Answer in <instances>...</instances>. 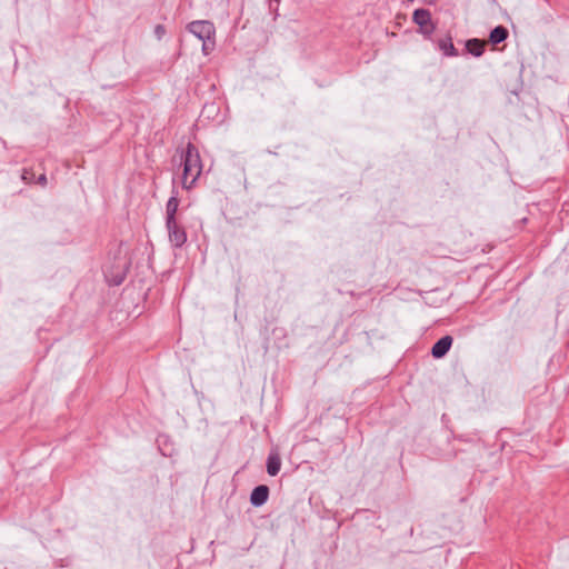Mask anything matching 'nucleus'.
Here are the masks:
<instances>
[{"instance_id": "nucleus-1", "label": "nucleus", "mask_w": 569, "mask_h": 569, "mask_svg": "<svg viewBox=\"0 0 569 569\" xmlns=\"http://www.w3.org/2000/svg\"><path fill=\"white\" fill-rule=\"evenodd\" d=\"M180 161L183 166L182 187L191 189L202 172V162L197 147L188 143L186 150L181 153Z\"/></svg>"}, {"instance_id": "nucleus-2", "label": "nucleus", "mask_w": 569, "mask_h": 569, "mask_svg": "<svg viewBox=\"0 0 569 569\" xmlns=\"http://www.w3.org/2000/svg\"><path fill=\"white\" fill-rule=\"evenodd\" d=\"M189 31L202 41V51L209 54L214 48L216 29L213 23L207 20L193 21L188 26Z\"/></svg>"}, {"instance_id": "nucleus-3", "label": "nucleus", "mask_w": 569, "mask_h": 569, "mask_svg": "<svg viewBox=\"0 0 569 569\" xmlns=\"http://www.w3.org/2000/svg\"><path fill=\"white\" fill-rule=\"evenodd\" d=\"M412 20L419 26L420 32L426 37H430L436 30V26L431 21V13L427 9H416L412 14Z\"/></svg>"}, {"instance_id": "nucleus-4", "label": "nucleus", "mask_w": 569, "mask_h": 569, "mask_svg": "<svg viewBox=\"0 0 569 569\" xmlns=\"http://www.w3.org/2000/svg\"><path fill=\"white\" fill-rule=\"evenodd\" d=\"M170 242L179 248L187 241V233L184 229L179 226L177 220L166 221Z\"/></svg>"}, {"instance_id": "nucleus-5", "label": "nucleus", "mask_w": 569, "mask_h": 569, "mask_svg": "<svg viewBox=\"0 0 569 569\" xmlns=\"http://www.w3.org/2000/svg\"><path fill=\"white\" fill-rule=\"evenodd\" d=\"M436 44L438 49L443 53L446 57H457L458 50L456 49L452 37L450 34H446L445 37H441L436 40Z\"/></svg>"}, {"instance_id": "nucleus-6", "label": "nucleus", "mask_w": 569, "mask_h": 569, "mask_svg": "<svg viewBox=\"0 0 569 569\" xmlns=\"http://www.w3.org/2000/svg\"><path fill=\"white\" fill-rule=\"evenodd\" d=\"M452 337L450 336H445L442 338H440L433 346H432V349H431V355L433 358H442L451 348V345H452Z\"/></svg>"}, {"instance_id": "nucleus-7", "label": "nucleus", "mask_w": 569, "mask_h": 569, "mask_svg": "<svg viewBox=\"0 0 569 569\" xmlns=\"http://www.w3.org/2000/svg\"><path fill=\"white\" fill-rule=\"evenodd\" d=\"M281 468V458L278 451H271L267 459V472L277 476Z\"/></svg>"}, {"instance_id": "nucleus-8", "label": "nucleus", "mask_w": 569, "mask_h": 569, "mask_svg": "<svg viewBox=\"0 0 569 569\" xmlns=\"http://www.w3.org/2000/svg\"><path fill=\"white\" fill-rule=\"evenodd\" d=\"M486 41L480 39H469L466 42V49L468 52L475 57L482 56L485 51Z\"/></svg>"}, {"instance_id": "nucleus-9", "label": "nucleus", "mask_w": 569, "mask_h": 569, "mask_svg": "<svg viewBox=\"0 0 569 569\" xmlns=\"http://www.w3.org/2000/svg\"><path fill=\"white\" fill-rule=\"evenodd\" d=\"M508 34L509 32L505 27L498 26L491 30L489 41L493 44H498L505 41L508 38Z\"/></svg>"}, {"instance_id": "nucleus-10", "label": "nucleus", "mask_w": 569, "mask_h": 569, "mask_svg": "<svg viewBox=\"0 0 569 569\" xmlns=\"http://www.w3.org/2000/svg\"><path fill=\"white\" fill-rule=\"evenodd\" d=\"M178 207H179V200H178L177 196L170 197L167 202V207H166V213H167L166 221L177 220L176 213L178 211Z\"/></svg>"}, {"instance_id": "nucleus-11", "label": "nucleus", "mask_w": 569, "mask_h": 569, "mask_svg": "<svg viewBox=\"0 0 569 569\" xmlns=\"http://www.w3.org/2000/svg\"><path fill=\"white\" fill-rule=\"evenodd\" d=\"M269 488L264 485H260L253 489L250 498H268Z\"/></svg>"}, {"instance_id": "nucleus-12", "label": "nucleus", "mask_w": 569, "mask_h": 569, "mask_svg": "<svg viewBox=\"0 0 569 569\" xmlns=\"http://www.w3.org/2000/svg\"><path fill=\"white\" fill-rule=\"evenodd\" d=\"M21 179L26 182V183H31L33 182V179H34V173L31 169H23L22 171V174H21Z\"/></svg>"}, {"instance_id": "nucleus-13", "label": "nucleus", "mask_w": 569, "mask_h": 569, "mask_svg": "<svg viewBox=\"0 0 569 569\" xmlns=\"http://www.w3.org/2000/svg\"><path fill=\"white\" fill-rule=\"evenodd\" d=\"M47 176L44 173L40 174L37 179V183H39L40 186L44 187L47 186Z\"/></svg>"}, {"instance_id": "nucleus-14", "label": "nucleus", "mask_w": 569, "mask_h": 569, "mask_svg": "<svg viewBox=\"0 0 569 569\" xmlns=\"http://www.w3.org/2000/svg\"><path fill=\"white\" fill-rule=\"evenodd\" d=\"M156 33H157L158 38L160 39L163 36V33H164V28L162 26H160V24L157 26L156 27Z\"/></svg>"}, {"instance_id": "nucleus-15", "label": "nucleus", "mask_w": 569, "mask_h": 569, "mask_svg": "<svg viewBox=\"0 0 569 569\" xmlns=\"http://www.w3.org/2000/svg\"><path fill=\"white\" fill-rule=\"evenodd\" d=\"M254 507L262 506L267 500H250Z\"/></svg>"}]
</instances>
